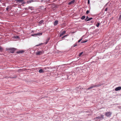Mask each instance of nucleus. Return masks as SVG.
I'll return each instance as SVG.
<instances>
[{
    "label": "nucleus",
    "instance_id": "obj_20",
    "mask_svg": "<svg viewBox=\"0 0 121 121\" xmlns=\"http://www.w3.org/2000/svg\"><path fill=\"white\" fill-rule=\"evenodd\" d=\"M14 37L16 39H18L19 38V37L18 36H14Z\"/></svg>",
    "mask_w": 121,
    "mask_h": 121
},
{
    "label": "nucleus",
    "instance_id": "obj_29",
    "mask_svg": "<svg viewBox=\"0 0 121 121\" xmlns=\"http://www.w3.org/2000/svg\"><path fill=\"white\" fill-rule=\"evenodd\" d=\"M68 35H65L64 36H63L64 37V38L65 37H67V36Z\"/></svg>",
    "mask_w": 121,
    "mask_h": 121
},
{
    "label": "nucleus",
    "instance_id": "obj_23",
    "mask_svg": "<svg viewBox=\"0 0 121 121\" xmlns=\"http://www.w3.org/2000/svg\"><path fill=\"white\" fill-rule=\"evenodd\" d=\"M90 11L89 10H87L86 12V13L87 14H88L89 13V12Z\"/></svg>",
    "mask_w": 121,
    "mask_h": 121
},
{
    "label": "nucleus",
    "instance_id": "obj_28",
    "mask_svg": "<svg viewBox=\"0 0 121 121\" xmlns=\"http://www.w3.org/2000/svg\"><path fill=\"white\" fill-rule=\"evenodd\" d=\"M90 0H88V4H89L90 3Z\"/></svg>",
    "mask_w": 121,
    "mask_h": 121
},
{
    "label": "nucleus",
    "instance_id": "obj_10",
    "mask_svg": "<svg viewBox=\"0 0 121 121\" xmlns=\"http://www.w3.org/2000/svg\"><path fill=\"white\" fill-rule=\"evenodd\" d=\"M42 35V33H39L36 34V35Z\"/></svg>",
    "mask_w": 121,
    "mask_h": 121
},
{
    "label": "nucleus",
    "instance_id": "obj_1",
    "mask_svg": "<svg viewBox=\"0 0 121 121\" xmlns=\"http://www.w3.org/2000/svg\"><path fill=\"white\" fill-rule=\"evenodd\" d=\"M15 50V48H10L8 50V52L11 53H13Z\"/></svg>",
    "mask_w": 121,
    "mask_h": 121
},
{
    "label": "nucleus",
    "instance_id": "obj_14",
    "mask_svg": "<svg viewBox=\"0 0 121 121\" xmlns=\"http://www.w3.org/2000/svg\"><path fill=\"white\" fill-rule=\"evenodd\" d=\"M87 41V40H85V41H83V40H82L81 42V43H85V42H86Z\"/></svg>",
    "mask_w": 121,
    "mask_h": 121
},
{
    "label": "nucleus",
    "instance_id": "obj_12",
    "mask_svg": "<svg viewBox=\"0 0 121 121\" xmlns=\"http://www.w3.org/2000/svg\"><path fill=\"white\" fill-rule=\"evenodd\" d=\"M39 72L40 73H42L43 72H44V71L43 69H41L39 70Z\"/></svg>",
    "mask_w": 121,
    "mask_h": 121
},
{
    "label": "nucleus",
    "instance_id": "obj_17",
    "mask_svg": "<svg viewBox=\"0 0 121 121\" xmlns=\"http://www.w3.org/2000/svg\"><path fill=\"white\" fill-rule=\"evenodd\" d=\"M48 0H42V2H45L48 1Z\"/></svg>",
    "mask_w": 121,
    "mask_h": 121
},
{
    "label": "nucleus",
    "instance_id": "obj_30",
    "mask_svg": "<svg viewBox=\"0 0 121 121\" xmlns=\"http://www.w3.org/2000/svg\"><path fill=\"white\" fill-rule=\"evenodd\" d=\"M77 46V44H75L74 45H73V47H75L76 46Z\"/></svg>",
    "mask_w": 121,
    "mask_h": 121
},
{
    "label": "nucleus",
    "instance_id": "obj_25",
    "mask_svg": "<svg viewBox=\"0 0 121 121\" xmlns=\"http://www.w3.org/2000/svg\"><path fill=\"white\" fill-rule=\"evenodd\" d=\"M93 18L92 17H91L90 18H89L88 19V21H90Z\"/></svg>",
    "mask_w": 121,
    "mask_h": 121
},
{
    "label": "nucleus",
    "instance_id": "obj_13",
    "mask_svg": "<svg viewBox=\"0 0 121 121\" xmlns=\"http://www.w3.org/2000/svg\"><path fill=\"white\" fill-rule=\"evenodd\" d=\"M89 18L88 17V16H87L86 17V19H85V20L86 21H88V19Z\"/></svg>",
    "mask_w": 121,
    "mask_h": 121
},
{
    "label": "nucleus",
    "instance_id": "obj_32",
    "mask_svg": "<svg viewBox=\"0 0 121 121\" xmlns=\"http://www.w3.org/2000/svg\"><path fill=\"white\" fill-rule=\"evenodd\" d=\"M107 8H106L105 10V11H107Z\"/></svg>",
    "mask_w": 121,
    "mask_h": 121
},
{
    "label": "nucleus",
    "instance_id": "obj_6",
    "mask_svg": "<svg viewBox=\"0 0 121 121\" xmlns=\"http://www.w3.org/2000/svg\"><path fill=\"white\" fill-rule=\"evenodd\" d=\"M121 90V86H119L115 89V90L116 91H118Z\"/></svg>",
    "mask_w": 121,
    "mask_h": 121
},
{
    "label": "nucleus",
    "instance_id": "obj_9",
    "mask_svg": "<svg viewBox=\"0 0 121 121\" xmlns=\"http://www.w3.org/2000/svg\"><path fill=\"white\" fill-rule=\"evenodd\" d=\"M58 21L56 20L55 21L54 23V25L55 26L56 25L58 24Z\"/></svg>",
    "mask_w": 121,
    "mask_h": 121
},
{
    "label": "nucleus",
    "instance_id": "obj_16",
    "mask_svg": "<svg viewBox=\"0 0 121 121\" xmlns=\"http://www.w3.org/2000/svg\"><path fill=\"white\" fill-rule=\"evenodd\" d=\"M50 39L49 38H48L46 41V42H45V44H46L48 42V41H49V40Z\"/></svg>",
    "mask_w": 121,
    "mask_h": 121
},
{
    "label": "nucleus",
    "instance_id": "obj_33",
    "mask_svg": "<svg viewBox=\"0 0 121 121\" xmlns=\"http://www.w3.org/2000/svg\"><path fill=\"white\" fill-rule=\"evenodd\" d=\"M2 49V48L1 47H0V50H1Z\"/></svg>",
    "mask_w": 121,
    "mask_h": 121
},
{
    "label": "nucleus",
    "instance_id": "obj_19",
    "mask_svg": "<svg viewBox=\"0 0 121 121\" xmlns=\"http://www.w3.org/2000/svg\"><path fill=\"white\" fill-rule=\"evenodd\" d=\"M100 25V23H98L96 25V26L97 27H98Z\"/></svg>",
    "mask_w": 121,
    "mask_h": 121
},
{
    "label": "nucleus",
    "instance_id": "obj_26",
    "mask_svg": "<svg viewBox=\"0 0 121 121\" xmlns=\"http://www.w3.org/2000/svg\"><path fill=\"white\" fill-rule=\"evenodd\" d=\"M82 39H80L79 40H78V42H80L81 41V40H82Z\"/></svg>",
    "mask_w": 121,
    "mask_h": 121
},
{
    "label": "nucleus",
    "instance_id": "obj_27",
    "mask_svg": "<svg viewBox=\"0 0 121 121\" xmlns=\"http://www.w3.org/2000/svg\"><path fill=\"white\" fill-rule=\"evenodd\" d=\"M42 44V43L39 44V45H36V46H39L40 45Z\"/></svg>",
    "mask_w": 121,
    "mask_h": 121
},
{
    "label": "nucleus",
    "instance_id": "obj_22",
    "mask_svg": "<svg viewBox=\"0 0 121 121\" xmlns=\"http://www.w3.org/2000/svg\"><path fill=\"white\" fill-rule=\"evenodd\" d=\"M83 53V52H82L80 53L79 55V56H80Z\"/></svg>",
    "mask_w": 121,
    "mask_h": 121
},
{
    "label": "nucleus",
    "instance_id": "obj_21",
    "mask_svg": "<svg viewBox=\"0 0 121 121\" xmlns=\"http://www.w3.org/2000/svg\"><path fill=\"white\" fill-rule=\"evenodd\" d=\"M119 20H121V15H120L119 17Z\"/></svg>",
    "mask_w": 121,
    "mask_h": 121
},
{
    "label": "nucleus",
    "instance_id": "obj_5",
    "mask_svg": "<svg viewBox=\"0 0 121 121\" xmlns=\"http://www.w3.org/2000/svg\"><path fill=\"white\" fill-rule=\"evenodd\" d=\"M95 118H98L100 120H102L104 119V115H101L100 117H96Z\"/></svg>",
    "mask_w": 121,
    "mask_h": 121
},
{
    "label": "nucleus",
    "instance_id": "obj_18",
    "mask_svg": "<svg viewBox=\"0 0 121 121\" xmlns=\"http://www.w3.org/2000/svg\"><path fill=\"white\" fill-rule=\"evenodd\" d=\"M43 22V20H41L39 21V23L40 24H41Z\"/></svg>",
    "mask_w": 121,
    "mask_h": 121
},
{
    "label": "nucleus",
    "instance_id": "obj_34",
    "mask_svg": "<svg viewBox=\"0 0 121 121\" xmlns=\"http://www.w3.org/2000/svg\"><path fill=\"white\" fill-rule=\"evenodd\" d=\"M64 38V36L62 38V39H63V38Z\"/></svg>",
    "mask_w": 121,
    "mask_h": 121
},
{
    "label": "nucleus",
    "instance_id": "obj_11",
    "mask_svg": "<svg viewBox=\"0 0 121 121\" xmlns=\"http://www.w3.org/2000/svg\"><path fill=\"white\" fill-rule=\"evenodd\" d=\"M16 1L17 2H23V0H16Z\"/></svg>",
    "mask_w": 121,
    "mask_h": 121
},
{
    "label": "nucleus",
    "instance_id": "obj_31",
    "mask_svg": "<svg viewBox=\"0 0 121 121\" xmlns=\"http://www.w3.org/2000/svg\"><path fill=\"white\" fill-rule=\"evenodd\" d=\"M23 52V51H22V52H19V53H22Z\"/></svg>",
    "mask_w": 121,
    "mask_h": 121
},
{
    "label": "nucleus",
    "instance_id": "obj_3",
    "mask_svg": "<svg viewBox=\"0 0 121 121\" xmlns=\"http://www.w3.org/2000/svg\"><path fill=\"white\" fill-rule=\"evenodd\" d=\"M43 51H37L36 52V54L37 55H40L42 54H43Z\"/></svg>",
    "mask_w": 121,
    "mask_h": 121
},
{
    "label": "nucleus",
    "instance_id": "obj_24",
    "mask_svg": "<svg viewBox=\"0 0 121 121\" xmlns=\"http://www.w3.org/2000/svg\"><path fill=\"white\" fill-rule=\"evenodd\" d=\"M31 36H36V34H34L32 35H31Z\"/></svg>",
    "mask_w": 121,
    "mask_h": 121
},
{
    "label": "nucleus",
    "instance_id": "obj_35",
    "mask_svg": "<svg viewBox=\"0 0 121 121\" xmlns=\"http://www.w3.org/2000/svg\"><path fill=\"white\" fill-rule=\"evenodd\" d=\"M8 8H6V10H8Z\"/></svg>",
    "mask_w": 121,
    "mask_h": 121
},
{
    "label": "nucleus",
    "instance_id": "obj_8",
    "mask_svg": "<svg viewBox=\"0 0 121 121\" xmlns=\"http://www.w3.org/2000/svg\"><path fill=\"white\" fill-rule=\"evenodd\" d=\"M74 2L75 0H73L69 2V3L68 4L69 5L71 4H73L74 3Z\"/></svg>",
    "mask_w": 121,
    "mask_h": 121
},
{
    "label": "nucleus",
    "instance_id": "obj_4",
    "mask_svg": "<svg viewBox=\"0 0 121 121\" xmlns=\"http://www.w3.org/2000/svg\"><path fill=\"white\" fill-rule=\"evenodd\" d=\"M101 86L100 85L98 84L97 85H93L92 86H91V87L87 89V90H89L91 89L94 87H99Z\"/></svg>",
    "mask_w": 121,
    "mask_h": 121
},
{
    "label": "nucleus",
    "instance_id": "obj_7",
    "mask_svg": "<svg viewBox=\"0 0 121 121\" xmlns=\"http://www.w3.org/2000/svg\"><path fill=\"white\" fill-rule=\"evenodd\" d=\"M65 31H64L63 32H61L60 34V37H61L62 35H63L64 34H65Z\"/></svg>",
    "mask_w": 121,
    "mask_h": 121
},
{
    "label": "nucleus",
    "instance_id": "obj_2",
    "mask_svg": "<svg viewBox=\"0 0 121 121\" xmlns=\"http://www.w3.org/2000/svg\"><path fill=\"white\" fill-rule=\"evenodd\" d=\"M112 113L109 112H106L105 113V115L107 117H109L111 116L112 115Z\"/></svg>",
    "mask_w": 121,
    "mask_h": 121
},
{
    "label": "nucleus",
    "instance_id": "obj_15",
    "mask_svg": "<svg viewBox=\"0 0 121 121\" xmlns=\"http://www.w3.org/2000/svg\"><path fill=\"white\" fill-rule=\"evenodd\" d=\"M86 17L85 16H82L81 18V19L82 20L84 19Z\"/></svg>",
    "mask_w": 121,
    "mask_h": 121
}]
</instances>
